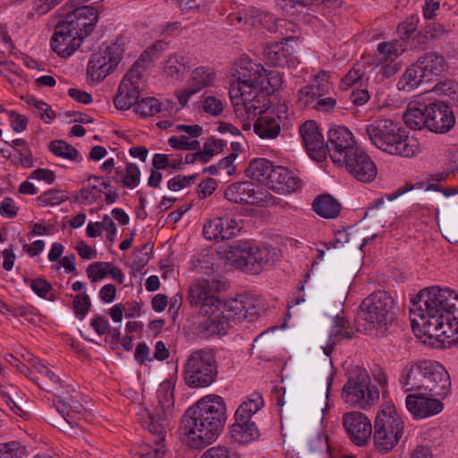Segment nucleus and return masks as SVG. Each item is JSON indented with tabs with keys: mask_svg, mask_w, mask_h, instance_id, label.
I'll use <instances>...</instances> for the list:
<instances>
[{
	"mask_svg": "<svg viewBox=\"0 0 458 458\" xmlns=\"http://www.w3.org/2000/svg\"><path fill=\"white\" fill-rule=\"evenodd\" d=\"M220 149V145L215 140L208 141L204 145V148L202 152H199V161L202 163H208L210 158L218 153Z\"/></svg>",
	"mask_w": 458,
	"mask_h": 458,
	"instance_id": "62",
	"label": "nucleus"
},
{
	"mask_svg": "<svg viewBox=\"0 0 458 458\" xmlns=\"http://www.w3.org/2000/svg\"><path fill=\"white\" fill-rule=\"evenodd\" d=\"M428 105L420 101H411L403 114L404 123L412 130L428 129Z\"/></svg>",
	"mask_w": 458,
	"mask_h": 458,
	"instance_id": "30",
	"label": "nucleus"
},
{
	"mask_svg": "<svg viewBox=\"0 0 458 458\" xmlns=\"http://www.w3.org/2000/svg\"><path fill=\"white\" fill-rule=\"evenodd\" d=\"M168 143L176 149L198 150L200 148V144L198 140H191L185 135L172 136L169 138Z\"/></svg>",
	"mask_w": 458,
	"mask_h": 458,
	"instance_id": "53",
	"label": "nucleus"
},
{
	"mask_svg": "<svg viewBox=\"0 0 458 458\" xmlns=\"http://www.w3.org/2000/svg\"><path fill=\"white\" fill-rule=\"evenodd\" d=\"M267 187L275 192L287 194L301 188V181L290 170L284 166H276L270 174Z\"/></svg>",
	"mask_w": 458,
	"mask_h": 458,
	"instance_id": "29",
	"label": "nucleus"
},
{
	"mask_svg": "<svg viewBox=\"0 0 458 458\" xmlns=\"http://www.w3.org/2000/svg\"><path fill=\"white\" fill-rule=\"evenodd\" d=\"M416 30V22L413 19L405 21L398 26L397 33L401 41L406 43V40L411 38L412 33Z\"/></svg>",
	"mask_w": 458,
	"mask_h": 458,
	"instance_id": "63",
	"label": "nucleus"
},
{
	"mask_svg": "<svg viewBox=\"0 0 458 458\" xmlns=\"http://www.w3.org/2000/svg\"><path fill=\"white\" fill-rule=\"evenodd\" d=\"M365 67L362 64H355L353 67L342 78L340 88L344 90L350 87L360 84L365 81Z\"/></svg>",
	"mask_w": 458,
	"mask_h": 458,
	"instance_id": "44",
	"label": "nucleus"
},
{
	"mask_svg": "<svg viewBox=\"0 0 458 458\" xmlns=\"http://www.w3.org/2000/svg\"><path fill=\"white\" fill-rule=\"evenodd\" d=\"M254 123V131L261 139H275L281 130V125L288 120L290 110L285 101H278L270 106L267 105L259 112Z\"/></svg>",
	"mask_w": 458,
	"mask_h": 458,
	"instance_id": "12",
	"label": "nucleus"
},
{
	"mask_svg": "<svg viewBox=\"0 0 458 458\" xmlns=\"http://www.w3.org/2000/svg\"><path fill=\"white\" fill-rule=\"evenodd\" d=\"M344 427L352 439L358 446L367 445L372 432L370 420L360 411H351L343 416Z\"/></svg>",
	"mask_w": 458,
	"mask_h": 458,
	"instance_id": "23",
	"label": "nucleus"
},
{
	"mask_svg": "<svg viewBox=\"0 0 458 458\" xmlns=\"http://www.w3.org/2000/svg\"><path fill=\"white\" fill-rule=\"evenodd\" d=\"M329 157L335 165L356 151L358 146L352 132L345 126L335 125L327 132Z\"/></svg>",
	"mask_w": 458,
	"mask_h": 458,
	"instance_id": "15",
	"label": "nucleus"
},
{
	"mask_svg": "<svg viewBox=\"0 0 458 458\" xmlns=\"http://www.w3.org/2000/svg\"><path fill=\"white\" fill-rule=\"evenodd\" d=\"M251 250L254 245L247 242H239L225 249L222 252L226 262L244 272L253 274L254 257Z\"/></svg>",
	"mask_w": 458,
	"mask_h": 458,
	"instance_id": "26",
	"label": "nucleus"
},
{
	"mask_svg": "<svg viewBox=\"0 0 458 458\" xmlns=\"http://www.w3.org/2000/svg\"><path fill=\"white\" fill-rule=\"evenodd\" d=\"M300 134L309 156L321 162L326 158V145L318 125L314 121H307L300 127Z\"/></svg>",
	"mask_w": 458,
	"mask_h": 458,
	"instance_id": "24",
	"label": "nucleus"
},
{
	"mask_svg": "<svg viewBox=\"0 0 458 458\" xmlns=\"http://www.w3.org/2000/svg\"><path fill=\"white\" fill-rule=\"evenodd\" d=\"M109 262H94L88 266L86 272L92 283L98 282L107 276Z\"/></svg>",
	"mask_w": 458,
	"mask_h": 458,
	"instance_id": "54",
	"label": "nucleus"
},
{
	"mask_svg": "<svg viewBox=\"0 0 458 458\" xmlns=\"http://www.w3.org/2000/svg\"><path fill=\"white\" fill-rule=\"evenodd\" d=\"M289 41V38H284L280 42H267L264 46L263 58L267 64L284 68L294 66L298 63L294 48Z\"/></svg>",
	"mask_w": 458,
	"mask_h": 458,
	"instance_id": "22",
	"label": "nucleus"
},
{
	"mask_svg": "<svg viewBox=\"0 0 458 458\" xmlns=\"http://www.w3.org/2000/svg\"><path fill=\"white\" fill-rule=\"evenodd\" d=\"M140 168L133 163H127L125 165L124 174L120 180L122 186L132 190L140 184Z\"/></svg>",
	"mask_w": 458,
	"mask_h": 458,
	"instance_id": "47",
	"label": "nucleus"
},
{
	"mask_svg": "<svg viewBox=\"0 0 458 458\" xmlns=\"http://www.w3.org/2000/svg\"><path fill=\"white\" fill-rule=\"evenodd\" d=\"M423 391L409 394L405 406L414 420H424L439 414L444 410V399L448 395L451 380L440 382Z\"/></svg>",
	"mask_w": 458,
	"mask_h": 458,
	"instance_id": "11",
	"label": "nucleus"
},
{
	"mask_svg": "<svg viewBox=\"0 0 458 458\" xmlns=\"http://www.w3.org/2000/svg\"><path fill=\"white\" fill-rule=\"evenodd\" d=\"M216 80V72L209 67L199 66L192 69L185 85L176 91L179 103L186 106L191 97L207 88L213 87Z\"/></svg>",
	"mask_w": 458,
	"mask_h": 458,
	"instance_id": "16",
	"label": "nucleus"
},
{
	"mask_svg": "<svg viewBox=\"0 0 458 458\" xmlns=\"http://www.w3.org/2000/svg\"><path fill=\"white\" fill-rule=\"evenodd\" d=\"M250 19H252V25H260L269 31H275L276 28V19L273 14L259 10L251 11Z\"/></svg>",
	"mask_w": 458,
	"mask_h": 458,
	"instance_id": "50",
	"label": "nucleus"
},
{
	"mask_svg": "<svg viewBox=\"0 0 458 458\" xmlns=\"http://www.w3.org/2000/svg\"><path fill=\"white\" fill-rule=\"evenodd\" d=\"M394 301L384 291L371 293L360 305V326L366 334L384 335L394 320Z\"/></svg>",
	"mask_w": 458,
	"mask_h": 458,
	"instance_id": "6",
	"label": "nucleus"
},
{
	"mask_svg": "<svg viewBox=\"0 0 458 458\" xmlns=\"http://www.w3.org/2000/svg\"><path fill=\"white\" fill-rule=\"evenodd\" d=\"M406 48V43L396 38L380 42L377 47V60L380 64L393 63Z\"/></svg>",
	"mask_w": 458,
	"mask_h": 458,
	"instance_id": "34",
	"label": "nucleus"
},
{
	"mask_svg": "<svg viewBox=\"0 0 458 458\" xmlns=\"http://www.w3.org/2000/svg\"><path fill=\"white\" fill-rule=\"evenodd\" d=\"M11 146L16 151L20 164L23 167H31L33 165V158L31 151L27 145V142L22 139H16L12 141Z\"/></svg>",
	"mask_w": 458,
	"mask_h": 458,
	"instance_id": "48",
	"label": "nucleus"
},
{
	"mask_svg": "<svg viewBox=\"0 0 458 458\" xmlns=\"http://www.w3.org/2000/svg\"><path fill=\"white\" fill-rule=\"evenodd\" d=\"M450 379L445 368L439 362L433 360H421L417 363L407 364L399 382L405 392H419Z\"/></svg>",
	"mask_w": 458,
	"mask_h": 458,
	"instance_id": "9",
	"label": "nucleus"
},
{
	"mask_svg": "<svg viewBox=\"0 0 458 458\" xmlns=\"http://www.w3.org/2000/svg\"><path fill=\"white\" fill-rule=\"evenodd\" d=\"M109 187V183L101 176H90L84 182L83 187L80 191V197L86 203L91 204L95 202L99 193Z\"/></svg>",
	"mask_w": 458,
	"mask_h": 458,
	"instance_id": "36",
	"label": "nucleus"
},
{
	"mask_svg": "<svg viewBox=\"0 0 458 458\" xmlns=\"http://www.w3.org/2000/svg\"><path fill=\"white\" fill-rule=\"evenodd\" d=\"M322 97L319 92L316 91L313 86L306 85L298 91V99L304 106H316L317 100Z\"/></svg>",
	"mask_w": 458,
	"mask_h": 458,
	"instance_id": "55",
	"label": "nucleus"
},
{
	"mask_svg": "<svg viewBox=\"0 0 458 458\" xmlns=\"http://www.w3.org/2000/svg\"><path fill=\"white\" fill-rule=\"evenodd\" d=\"M404 426V419L394 403L381 405L374 420L375 448L382 454L390 452L402 438Z\"/></svg>",
	"mask_w": 458,
	"mask_h": 458,
	"instance_id": "7",
	"label": "nucleus"
},
{
	"mask_svg": "<svg viewBox=\"0 0 458 458\" xmlns=\"http://www.w3.org/2000/svg\"><path fill=\"white\" fill-rule=\"evenodd\" d=\"M225 100L223 97L203 95L201 106L205 113L212 115L218 116L221 114L225 108Z\"/></svg>",
	"mask_w": 458,
	"mask_h": 458,
	"instance_id": "45",
	"label": "nucleus"
},
{
	"mask_svg": "<svg viewBox=\"0 0 458 458\" xmlns=\"http://www.w3.org/2000/svg\"><path fill=\"white\" fill-rule=\"evenodd\" d=\"M143 82L137 70L129 71L119 84L114 99V106L119 110H128L139 99Z\"/></svg>",
	"mask_w": 458,
	"mask_h": 458,
	"instance_id": "19",
	"label": "nucleus"
},
{
	"mask_svg": "<svg viewBox=\"0 0 458 458\" xmlns=\"http://www.w3.org/2000/svg\"><path fill=\"white\" fill-rule=\"evenodd\" d=\"M427 81L439 76L446 68V63L442 55L427 53L417 61Z\"/></svg>",
	"mask_w": 458,
	"mask_h": 458,
	"instance_id": "32",
	"label": "nucleus"
},
{
	"mask_svg": "<svg viewBox=\"0 0 458 458\" xmlns=\"http://www.w3.org/2000/svg\"><path fill=\"white\" fill-rule=\"evenodd\" d=\"M18 207L12 198L5 197L0 202V214L5 217H14L18 213Z\"/></svg>",
	"mask_w": 458,
	"mask_h": 458,
	"instance_id": "61",
	"label": "nucleus"
},
{
	"mask_svg": "<svg viewBox=\"0 0 458 458\" xmlns=\"http://www.w3.org/2000/svg\"><path fill=\"white\" fill-rule=\"evenodd\" d=\"M424 79L426 80V77L416 62L403 73L397 82V88L400 90L409 91L418 88Z\"/></svg>",
	"mask_w": 458,
	"mask_h": 458,
	"instance_id": "38",
	"label": "nucleus"
},
{
	"mask_svg": "<svg viewBox=\"0 0 458 458\" xmlns=\"http://www.w3.org/2000/svg\"><path fill=\"white\" fill-rule=\"evenodd\" d=\"M314 212L321 217L334 219L340 215L341 204L328 194L317 196L312 202Z\"/></svg>",
	"mask_w": 458,
	"mask_h": 458,
	"instance_id": "33",
	"label": "nucleus"
},
{
	"mask_svg": "<svg viewBox=\"0 0 458 458\" xmlns=\"http://www.w3.org/2000/svg\"><path fill=\"white\" fill-rule=\"evenodd\" d=\"M90 327L98 334V335L101 336V335H104L107 333H109L114 338H115L116 340L119 338L120 336V332L118 329L116 328H113V329H109L110 327H109V322L108 320L106 319V318H105L104 316L102 315H95L91 319H90Z\"/></svg>",
	"mask_w": 458,
	"mask_h": 458,
	"instance_id": "49",
	"label": "nucleus"
},
{
	"mask_svg": "<svg viewBox=\"0 0 458 458\" xmlns=\"http://www.w3.org/2000/svg\"><path fill=\"white\" fill-rule=\"evenodd\" d=\"M29 105L35 109V113L45 122L48 123L55 117V113L47 104L37 98L29 100Z\"/></svg>",
	"mask_w": 458,
	"mask_h": 458,
	"instance_id": "56",
	"label": "nucleus"
},
{
	"mask_svg": "<svg viewBox=\"0 0 458 458\" xmlns=\"http://www.w3.org/2000/svg\"><path fill=\"white\" fill-rule=\"evenodd\" d=\"M261 312V301L252 295L243 294L222 302L217 310L201 313L207 317L199 325L204 337L223 335L227 333L231 322L254 321Z\"/></svg>",
	"mask_w": 458,
	"mask_h": 458,
	"instance_id": "4",
	"label": "nucleus"
},
{
	"mask_svg": "<svg viewBox=\"0 0 458 458\" xmlns=\"http://www.w3.org/2000/svg\"><path fill=\"white\" fill-rule=\"evenodd\" d=\"M428 130L435 133H446L455 124L451 107L442 102L428 105Z\"/></svg>",
	"mask_w": 458,
	"mask_h": 458,
	"instance_id": "25",
	"label": "nucleus"
},
{
	"mask_svg": "<svg viewBox=\"0 0 458 458\" xmlns=\"http://www.w3.org/2000/svg\"><path fill=\"white\" fill-rule=\"evenodd\" d=\"M188 300L191 306L199 308V313H210L222 303L216 296L213 283L204 278L198 279L191 284Z\"/></svg>",
	"mask_w": 458,
	"mask_h": 458,
	"instance_id": "18",
	"label": "nucleus"
},
{
	"mask_svg": "<svg viewBox=\"0 0 458 458\" xmlns=\"http://www.w3.org/2000/svg\"><path fill=\"white\" fill-rule=\"evenodd\" d=\"M254 257L253 274H259L266 266L273 264L278 258L276 250H269L266 247H258L254 245L251 250Z\"/></svg>",
	"mask_w": 458,
	"mask_h": 458,
	"instance_id": "41",
	"label": "nucleus"
},
{
	"mask_svg": "<svg viewBox=\"0 0 458 458\" xmlns=\"http://www.w3.org/2000/svg\"><path fill=\"white\" fill-rule=\"evenodd\" d=\"M30 287L32 291L41 298H47L52 289L51 284L42 278L33 280L30 284Z\"/></svg>",
	"mask_w": 458,
	"mask_h": 458,
	"instance_id": "64",
	"label": "nucleus"
},
{
	"mask_svg": "<svg viewBox=\"0 0 458 458\" xmlns=\"http://www.w3.org/2000/svg\"><path fill=\"white\" fill-rule=\"evenodd\" d=\"M123 50L119 45L113 44L100 48L92 54L87 67V74L92 81H103L113 72L122 60Z\"/></svg>",
	"mask_w": 458,
	"mask_h": 458,
	"instance_id": "14",
	"label": "nucleus"
},
{
	"mask_svg": "<svg viewBox=\"0 0 458 458\" xmlns=\"http://www.w3.org/2000/svg\"><path fill=\"white\" fill-rule=\"evenodd\" d=\"M69 199L67 193L61 190H49L38 197L41 206H56Z\"/></svg>",
	"mask_w": 458,
	"mask_h": 458,
	"instance_id": "51",
	"label": "nucleus"
},
{
	"mask_svg": "<svg viewBox=\"0 0 458 458\" xmlns=\"http://www.w3.org/2000/svg\"><path fill=\"white\" fill-rule=\"evenodd\" d=\"M152 165L157 170H165L168 168L176 169L180 163L169 155L157 153L153 156Z\"/></svg>",
	"mask_w": 458,
	"mask_h": 458,
	"instance_id": "57",
	"label": "nucleus"
},
{
	"mask_svg": "<svg viewBox=\"0 0 458 458\" xmlns=\"http://www.w3.org/2000/svg\"><path fill=\"white\" fill-rule=\"evenodd\" d=\"M264 406V400L261 394L258 393L251 394L237 408L234 413V419L240 421L242 420H251V418Z\"/></svg>",
	"mask_w": 458,
	"mask_h": 458,
	"instance_id": "37",
	"label": "nucleus"
},
{
	"mask_svg": "<svg viewBox=\"0 0 458 458\" xmlns=\"http://www.w3.org/2000/svg\"><path fill=\"white\" fill-rule=\"evenodd\" d=\"M165 453V449L162 446H152L150 444H142L138 451L140 458H163Z\"/></svg>",
	"mask_w": 458,
	"mask_h": 458,
	"instance_id": "60",
	"label": "nucleus"
},
{
	"mask_svg": "<svg viewBox=\"0 0 458 458\" xmlns=\"http://www.w3.org/2000/svg\"><path fill=\"white\" fill-rule=\"evenodd\" d=\"M231 437L237 443L247 445L259 437V432L256 424L249 420L242 421L234 419V423L230 427Z\"/></svg>",
	"mask_w": 458,
	"mask_h": 458,
	"instance_id": "31",
	"label": "nucleus"
},
{
	"mask_svg": "<svg viewBox=\"0 0 458 458\" xmlns=\"http://www.w3.org/2000/svg\"><path fill=\"white\" fill-rule=\"evenodd\" d=\"M98 18V10L92 5H81L68 13L61 21L72 30L86 38L93 30Z\"/></svg>",
	"mask_w": 458,
	"mask_h": 458,
	"instance_id": "20",
	"label": "nucleus"
},
{
	"mask_svg": "<svg viewBox=\"0 0 458 458\" xmlns=\"http://www.w3.org/2000/svg\"><path fill=\"white\" fill-rule=\"evenodd\" d=\"M133 110L142 117H150L161 114L165 116L164 105L156 98L148 97L137 100L133 104Z\"/></svg>",
	"mask_w": 458,
	"mask_h": 458,
	"instance_id": "39",
	"label": "nucleus"
},
{
	"mask_svg": "<svg viewBox=\"0 0 458 458\" xmlns=\"http://www.w3.org/2000/svg\"><path fill=\"white\" fill-rule=\"evenodd\" d=\"M226 419L225 400L217 394H207L185 411L180 427L182 436L189 445L204 447L218 437Z\"/></svg>",
	"mask_w": 458,
	"mask_h": 458,
	"instance_id": "3",
	"label": "nucleus"
},
{
	"mask_svg": "<svg viewBox=\"0 0 458 458\" xmlns=\"http://www.w3.org/2000/svg\"><path fill=\"white\" fill-rule=\"evenodd\" d=\"M157 403L143 412L142 424L151 435L150 445L162 446L165 449V439L170 428L174 411V394L170 389H159Z\"/></svg>",
	"mask_w": 458,
	"mask_h": 458,
	"instance_id": "8",
	"label": "nucleus"
},
{
	"mask_svg": "<svg viewBox=\"0 0 458 458\" xmlns=\"http://www.w3.org/2000/svg\"><path fill=\"white\" fill-rule=\"evenodd\" d=\"M310 85L313 86L316 91L319 92L322 97L326 96L332 88L329 72L326 71L318 72L311 80Z\"/></svg>",
	"mask_w": 458,
	"mask_h": 458,
	"instance_id": "52",
	"label": "nucleus"
},
{
	"mask_svg": "<svg viewBox=\"0 0 458 458\" xmlns=\"http://www.w3.org/2000/svg\"><path fill=\"white\" fill-rule=\"evenodd\" d=\"M28 456L26 447L19 441L0 443V458H24Z\"/></svg>",
	"mask_w": 458,
	"mask_h": 458,
	"instance_id": "46",
	"label": "nucleus"
},
{
	"mask_svg": "<svg viewBox=\"0 0 458 458\" xmlns=\"http://www.w3.org/2000/svg\"><path fill=\"white\" fill-rule=\"evenodd\" d=\"M336 165L344 168L349 174L361 182H370L377 176L375 163L361 148L347 156Z\"/></svg>",
	"mask_w": 458,
	"mask_h": 458,
	"instance_id": "17",
	"label": "nucleus"
},
{
	"mask_svg": "<svg viewBox=\"0 0 458 458\" xmlns=\"http://www.w3.org/2000/svg\"><path fill=\"white\" fill-rule=\"evenodd\" d=\"M89 296L86 293L78 294L73 300V309L80 319H82L90 309Z\"/></svg>",
	"mask_w": 458,
	"mask_h": 458,
	"instance_id": "59",
	"label": "nucleus"
},
{
	"mask_svg": "<svg viewBox=\"0 0 458 458\" xmlns=\"http://www.w3.org/2000/svg\"><path fill=\"white\" fill-rule=\"evenodd\" d=\"M370 379L364 369H360L352 375L344 384L342 391L344 402L350 406L365 408L373 403L377 393L372 394L369 388Z\"/></svg>",
	"mask_w": 458,
	"mask_h": 458,
	"instance_id": "13",
	"label": "nucleus"
},
{
	"mask_svg": "<svg viewBox=\"0 0 458 458\" xmlns=\"http://www.w3.org/2000/svg\"><path fill=\"white\" fill-rule=\"evenodd\" d=\"M188 64V57L174 55L165 60L163 72L167 77L174 80H181L185 71L189 68Z\"/></svg>",
	"mask_w": 458,
	"mask_h": 458,
	"instance_id": "40",
	"label": "nucleus"
},
{
	"mask_svg": "<svg viewBox=\"0 0 458 458\" xmlns=\"http://www.w3.org/2000/svg\"><path fill=\"white\" fill-rule=\"evenodd\" d=\"M49 150L56 157L70 161L80 162L82 158L75 148L64 140H54L49 144Z\"/></svg>",
	"mask_w": 458,
	"mask_h": 458,
	"instance_id": "43",
	"label": "nucleus"
},
{
	"mask_svg": "<svg viewBox=\"0 0 458 458\" xmlns=\"http://www.w3.org/2000/svg\"><path fill=\"white\" fill-rule=\"evenodd\" d=\"M217 360L212 349L203 348L193 351L184 365L183 377L188 386L204 388L211 386L217 378Z\"/></svg>",
	"mask_w": 458,
	"mask_h": 458,
	"instance_id": "10",
	"label": "nucleus"
},
{
	"mask_svg": "<svg viewBox=\"0 0 458 458\" xmlns=\"http://www.w3.org/2000/svg\"><path fill=\"white\" fill-rule=\"evenodd\" d=\"M225 198L235 203L263 205L262 194L257 191V186L250 182H239L230 184L224 192Z\"/></svg>",
	"mask_w": 458,
	"mask_h": 458,
	"instance_id": "28",
	"label": "nucleus"
},
{
	"mask_svg": "<svg viewBox=\"0 0 458 458\" xmlns=\"http://www.w3.org/2000/svg\"><path fill=\"white\" fill-rule=\"evenodd\" d=\"M241 230L238 222L232 217H216L205 224L203 234L210 241L228 240Z\"/></svg>",
	"mask_w": 458,
	"mask_h": 458,
	"instance_id": "27",
	"label": "nucleus"
},
{
	"mask_svg": "<svg viewBox=\"0 0 458 458\" xmlns=\"http://www.w3.org/2000/svg\"><path fill=\"white\" fill-rule=\"evenodd\" d=\"M275 168L276 166L267 159L257 158L250 162L246 169V175L267 186L270 181V174L274 173Z\"/></svg>",
	"mask_w": 458,
	"mask_h": 458,
	"instance_id": "35",
	"label": "nucleus"
},
{
	"mask_svg": "<svg viewBox=\"0 0 458 458\" xmlns=\"http://www.w3.org/2000/svg\"><path fill=\"white\" fill-rule=\"evenodd\" d=\"M85 38L72 30L62 21H59L55 28L51 37L50 45L52 50L62 57L72 55L81 45Z\"/></svg>",
	"mask_w": 458,
	"mask_h": 458,
	"instance_id": "21",
	"label": "nucleus"
},
{
	"mask_svg": "<svg viewBox=\"0 0 458 458\" xmlns=\"http://www.w3.org/2000/svg\"><path fill=\"white\" fill-rule=\"evenodd\" d=\"M35 369L41 375L42 381L48 380V382H45V385H43L42 383H38L41 388L48 392H52L55 389H58V387L61 385V379L58 375H56L46 364L40 361L35 364Z\"/></svg>",
	"mask_w": 458,
	"mask_h": 458,
	"instance_id": "42",
	"label": "nucleus"
},
{
	"mask_svg": "<svg viewBox=\"0 0 458 458\" xmlns=\"http://www.w3.org/2000/svg\"><path fill=\"white\" fill-rule=\"evenodd\" d=\"M372 144L390 155L411 157L420 152L414 138H410L403 126L391 119H377L366 126Z\"/></svg>",
	"mask_w": 458,
	"mask_h": 458,
	"instance_id": "5",
	"label": "nucleus"
},
{
	"mask_svg": "<svg viewBox=\"0 0 458 458\" xmlns=\"http://www.w3.org/2000/svg\"><path fill=\"white\" fill-rule=\"evenodd\" d=\"M196 175H176L170 179L167 187L173 191H178L195 182Z\"/></svg>",
	"mask_w": 458,
	"mask_h": 458,
	"instance_id": "58",
	"label": "nucleus"
},
{
	"mask_svg": "<svg viewBox=\"0 0 458 458\" xmlns=\"http://www.w3.org/2000/svg\"><path fill=\"white\" fill-rule=\"evenodd\" d=\"M233 81L229 95L236 116L242 120H254L267 104V95L283 84L279 72H267L260 64L249 58H241L234 64Z\"/></svg>",
	"mask_w": 458,
	"mask_h": 458,
	"instance_id": "2",
	"label": "nucleus"
},
{
	"mask_svg": "<svg viewBox=\"0 0 458 458\" xmlns=\"http://www.w3.org/2000/svg\"><path fill=\"white\" fill-rule=\"evenodd\" d=\"M413 331L448 345L458 344V293L448 288L421 290L410 307Z\"/></svg>",
	"mask_w": 458,
	"mask_h": 458,
	"instance_id": "1",
	"label": "nucleus"
}]
</instances>
